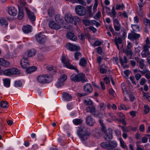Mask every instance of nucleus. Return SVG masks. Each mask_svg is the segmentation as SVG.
I'll return each mask as SVG.
<instances>
[{
    "label": "nucleus",
    "instance_id": "f257e3e1",
    "mask_svg": "<svg viewBox=\"0 0 150 150\" xmlns=\"http://www.w3.org/2000/svg\"><path fill=\"white\" fill-rule=\"evenodd\" d=\"M88 129L85 127L83 128L78 127L77 130L78 135L81 139L84 140L86 139L90 135L88 133Z\"/></svg>",
    "mask_w": 150,
    "mask_h": 150
},
{
    "label": "nucleus",
    "instance_id": "f03ea898",
    "mask_svg": "<svg viewBox=\"0 0 150 150\" xmlns=\"http://www.w3.org/2000/svg\"><path fill=\"white\" fill-rule=\"evenodd\" d=\"M61 61L64 67L70 69L74 70L77 73L79 72L78 70L76 67L70 63L69 60L67 57L63 55L61 57Z\"/></svg>",
    "mask_w": 150,
    "mask_h": 150
},
{
    "label": "nucleus",
    "instance_id": "7ed1b4c3",
    "mask_svg": "<svg viewBox=\"0 0 150 150\" xmlns=\"http://www.w3.org/2000/svg\"><path fill=\"white\" fill-rule=\"evenodd\" d=\"M20 73V71L15 68L6 69L3 72L4 75L8 76H11L13 75L19 74Z\"/></svg>",
    "mask_w": 150,
    "mask_h": 150
},
{
    "label": "nucleus",
    "instance_id": "20e7f679",
    "mask_svg": "<svg viewBox=\"0 0 150 150\" xmlns=\"http://www.w3.org/2000/svg\"><path fill=\"white\" fill-rule=\"evenodd\" d=\"M75 10L76 13L80 16H84L86 13V8L80 5L76 6Z\"/></svg>",
    "mask_w": 150,
    "mask_h": 150
},
{
    "label": "nucleus",
    "instance_id": "39448f33",
    "mask_svg": "<svg viewBox=\"0 0 150 150\" xmlns=\"http://www.w3.org/2000/svg\"><path fill=\"white\" fill-rule=\"evenodd\" d=\"M35 38L37 42L41 44L45 43L46 41V36L41 32L38 33L35 35Z\"/></svg>",
    "mask_w": 150,
    "mask_h": 150
},
{
    "label": "nucleus",
    "instance_id": "423d86ee",
    "mask_svg": "<svg viewBox=\"0 0 150 150\" xmlns=\"http://www.w3.org/2000/svg\"><path fill=\"white\" fill-rule=\"evenodd\" d=\"M84 77V74L83 73H80L76 75H72L70 78L71 80L74 82H79L83 80Z\"/></svg>",
    "mask_w": 150,
    "mask_h": 150
},
{
    "label": "nucleus",
    "instance_id": "0eeeda50",
    "mask_svg": "<svg viewBox=\"0 0 150 150\" xmlns=\"http://www.w3.org/2000/svg\"><path fill=\"white\" fill-rule=\"evenodd\" d=\"M50 77V75H40L37 78V81L41 83H45L48 82L49 79Z\"/></svg>",
    "mask_w": 150,
    "mask_h": 150
},
{
    "label": "nucleus",
    "instance_id": "6e6552de",
    "mask_svg": "<svg viewBox=\"0 0 150 150\" xmlns=\"http://www.w3.org/2000/svg\"><path fill=\"white\" fill-rule=\"evenodd\" d=\"M140 37V34H137L134 31H132L128 34V38L129 40L134 41L139 39Z\"/></svg>",
    "mask_w": 150,
    "mask_h": 150
},
{
    "label": "nucleus",
    "instance_id": "1a4fd4ad",
    "mask_svg": "<svg viewBox=\"0 0 150 150\" xmlns=\"http://www.w3.org/2000/svg\"><path fill=\"white\" fill-rule=\"evenodd\" d=\"M66 47L67 49L71 51H77L80 49V47L79 46L70 43H67Z\"/></svg>",
    "mask_w": 150,
    "mask_h": 150
},
{
    "label": "nucleus",
    "instance_id": "9d476101",
    "mask_svg": "<svg viewBox=\"0 0 150 150\" xmlns=\"http://www.w3.org/2000/svg\"><path fill=\"white\" fill-rule=\"evenodd\" d=\"M64 19L65 21L68 23L72 22L74 19H75L76 21L79 20V19L77 16L74 17L73 18L70 13H67L65 15Z\"/></svg>",
    "mask_w": 150,
    "mask_h": 150
},
{
    "label": "nucleus",
    "instance_id": "9b49d317",
    "mask_svg": "<svg viewBox=\"0 0 150 150\" xmlns=\"http://www.w3.org/2000/svg\"><path fill=\"white\" fill-rule=\"evenodd\" d=\"M67 78V76L65 74L61 76L56 84V86L57 88H60L63 86L64 84V82L66 80Z\"/></svg>",
    "mask_w": 150,
    "mask_h": 150
},
{
    "label": "nucleus",
    "instance_id": "f8f14e48",
    "mask_svg": "<svg viewBox=\"0 0 150 150\" xmlns=\"http://www.w3.org/2000/svg\"><path fill=\"white\" fill-rule=\"evenodd\" d=\"M61 25L58 23H55L54 21H50L49 22V26L50 28L52 29L58 30L60 29L61 27Z\"/></svg>",
    "mask_w": 150,
    "mask_h": 150
},
{
    "label": "nucleus",
    "instance_id": "ddd939ff",
    "mask_svg": "<svg viewBox=\"0 0 150 150\" xmlns=\"http://www.w3.org/2000/svg\"><path fill=\"white\" fill-rule=\"evenodd\" d=\"M112 130L111 129H109L107 130H106V129H105V132H103L105 134V139L106 141H109L112 138Z\"/></svg>",
    "mask_w": 150,
    "mask_h": 150
},
{
    "label": "nucleus",
    "instance_id": "4468645a",
    "mask_svg": "<svg viewBox=\"0 0 150 150\" xmlns=\"http://www.w3.org/2000/svg\"><path fill=\"white\" fill-rule=\"evenodd\" d=\"M143 50L142 53V55L143 57H147L149 54V46L146 45L143 46Z\"/></svg>",
    "mask_w": 150,
    "mask_h": 150
},
{
    "label": "nucleus",
    "instance_id": "2eb2a0df",
    "mask_svg": "<svg viewBox=\"0 0 150 150\" xmlns=\"http://www.w3.org/2000/svg\"><path fill=\"white\" fill-rule=\"evenodd\" d=\"M25 10L26 11L28 18L30 19L32 22L34 21L35 20V16L34 13L30 11L27 8H25Z\"/></svg>",
    "mask_w": 150,
    "mask_h": 150
},
{
    "label": "nucleus",
    "instance_id": "dca6fc26",
    "mask_svg": "<svg viewBox=\"0 0 150 150\" xmlns=\"http://www.w3.org/2000/svg\"><path fill=\"white\" fill-rule=\"evenodd\" d=\"M99 122L102 126L101 131L100 130V129L99 128H98L96 129L95 132L99 135H100L102 134L101 132H105L106 128L105 127L104 124L103 123V121L102 120H99Z\"/></svg>",
    "mask_w": 150,
    "mask_h": 150
},
{
    "label": "nucleus",
    "instance_id": "f3484780",
    "mask_svg": "<svg viewBox=\"0 0 150 150\" xmlns=\"http://www.w3.org/2000/svg\"><path fill=\"white\" fill-rule=\"evenodd\" d=\"M10 64L9 62L5 60L3 58H0V67L6 68L8 67Z\"/></svg>",
    "mask_w": 150,
    "mask_h": 150
},
{
    "label": "nucleus",
    "instance_id": "a211bd4d",
    "mask_svg": "<svg viewBox=\"0 0 150 150\" xmlns=\"http://www.w3.org/2000/svg\"><path fill=\"white\" fill-rule=\"evenodd\" d=\"M21 65L23 68H26L29 65V61L26 57H23L21 61Z\"/></svg>",
    "mask_w": 150,
    "mask_h": 150
},
{
    "label": "nucleus",
    "instance_id": "6ab92c4d",
    "mask_svg": "<svg viewBox=\"0 0 150 150\" xmlns=\"http://www.w3.org/2000/svg\"><path fill=\"white\" fill-rule=\"evenodd\" d=\"M86 122L87 124L91 126H93L95 123L94 120L91 116H88L86 117Z\"/></svg>",
    "mask_w": 150,
    "mask_h": 150
},
{
    "label": "nucleus",
    "instance_id": "aec40b11",
    "mask_svg": "<svg viewBox=\"0 0 150 150\" xmlns=\"http://www.w3.org/2000/svg\"><path fill=\"white\" fill-rule=\"evenodd\" d=\"M8 12L9 15L13 16H16L17 11L15 7L11 6L8 8Z\"/></svg>",
    "mask_w": 150,
    "mask_h": 150
},
{
    "label": "nucleus",
    "instance_id": "412c9836",
    "mask_svg": "<svg viewBox=\"0 0 150 150\" xmlns=\"http://www.w3.org/2000/svg\"><path fill=\"white\" fill-rule=\"evenodd\" d=\"M84 89L85 91L88 93H89L92 92L93 88L91 85L89 83H87L85 85Z\"/></svg>",
    "mask_w": 150,
    "mask_h": 150
},
{
    "label": "nucleus",
    "instance_id": "4be33fe9",
    "mask_svg": "<svg viewBox=\"0 0 150 150\" xmlns=\"http://www.w3.org/2000/svg\"><path fill=\"white\" fill-rule=\"evenodd\" d=\"M119 60L120 62L121 65L125 68H126L127 66L125 64L127 63V59L126 56H124L123 60L122 58L120 57L119 58Z\"/></svg>",
    "mask_w": 150,
    "mask_h": 150
},
{
    "label": "nucleus",
    "instance_id": "5701e85b",
    "mask_svg": "<svg viewBox=\"0 0 150 150\" xmlns=\"http://www.w3.org/2000/svg\"><path fill=\"white\" fill-rule=\"evenodd\" d=\"M32 27L31 26L29 25L23 26L22 28L23 31L25 33H28L31 32Z\"/></svg>",
    "mask_w": 150,
    "mask_h": 150
},
{
    "label": "nucleus",
    "instance_id": "b1692460",
    "mask_svg": "<svg viewBox=\"0 0 150 150\" xmlns=\"http://www.w3.org/2000/svg\"><path fill=\"white\" fill-rule=\"evenodd\" d=\"M8 22L6 19L4 18H0V24L4 28H6L8 26Z\"/></svg>",
    "mask_w": 150,
    "mask_h": 150
},
{
    "label": "nucleus",
    "instance_id": "393cba45",
    "mask_svg": "<svg viewBox=\"0 0 150 150\" xmlns=\"http://www.w3.org/2000/svg\"><path fill=\"white\" fill-rule=\"evenodd\" d=\"M47 70L48 72L51 75L55 74L56 72V68L52 66H48L47 67Z\"/></svg>",
    "mask_w": 150,
    "mask_h": 150
},
{
    "label": "nucleus",
    "instance_id": "a878e982",
    "mask_svg": "<svg viewBox=\"0 0 150 150\" xmlns=\"http://www.w3.org/2000/svg\"><path fill=\"white\" fill-rule=\"evenodd\" d=\"M66 36L67 38L73 41H75L77 40L76 36L71 33H67L66 34Z\"/></svg>",
    "mask_w": 150,
    "mask_h": 150
},
{
    "label": "nucleus",
    "instance_id": "bb28decb",
    "mask_svg": "<svg viewBox=\"0 0 150 150\" xmlns=\"http://www.w3.org/2000/svg\"><path fill=\"white\" fill-rule=\"evenodd\" d=\"M123 52H124L126 55L129 56V58L130 59H132V55L133 54V53L131 49L126 48L123 50Z\"/></svg>",
    "mask_w": 150,
    "mask_h": 150
},
{
    "label": "nucleus",
    "instance_id": "cd10ccee",
    "mask_svg": "<svg viewBox=\"0 0 150 150\" xmlns=\"http://www.w3.org/2000/svg\"><path fill=\"white\" fill-rule=\"evenodd\" d=\"M55 20L58 23L62 25L63 23V20L62 17L59 15L57 14L55 16Z\"/></svg>",
    "mask_w": 150,
    "mask_h": 150
},
{
    "label": "nucleus",
    "instance_id": "c85d7f7f",
    "mask_svg": "<svg viewBox=\"0 0 150 150\" xmlns=\"http://www.w3.org/2000/svg\"><path fill=\"white\" fill-rule=\"evenodd\" d=\"M36 51L34 49H32L28 51L27 55L28 57H32L35 55L36 54Z\"/></svg>",
    "mask_w": 150,
    "mask_h": 150
},
{
    "label": "nucleus",
    "instance_id": "c756f323",
    "mask_svg": "<svg viewBox=\"0 0 150 150\" xmlns=\"http://www.w3.org/2000/svg\"><path fill=\"white\" fill-rule=\"evenodd\" d=\"M87 61L85 58H82L81 59L79 62V64L81 66L85 67L86 66Z\"/></svg>",
    "mask_w": 150,
    "mask_h": 150
},
{
    "label": "nucleus",
    "instance_id": "7c9ffc66",
    "mask_svg": "<svg viewBox=\"0 0 150 150\" xmlns=\"http://www.w3.org/2000/svg\"><path fill=\"white\" fill-rule=\"evenodd\" d=\"M119 140L120 141V147L124 149H127V147L126 143L125 142L123 139L121 138H119Z\"/></svg>",
    "mask_w": 150,
    "mask_h": 150
},
{
    "label": "nucleus",
    "instance_id": "2f4dec72",
    "mask_svg": "<svg viewBox=\"0 0 150 150\" xmlns=\"http://www.w3.org/2000/svg\"><path fill=\"white\" fill-rule=\"evenodd\" d=\"M24 17L23 10L22 8H19L18 14V18L19 20L22 19Z\"/></svg>",
    "mask_w": 150,
    "mask_h": 150
},
{
    "label": "nucleus",
    "instance_id": "473e14b6",
    "mask_svg": "<svg viewBox=\"0 0 150 150\" xmlns=\"http://www.w3.org/2000/svg\"><path fill=\"white\" fill-rule=\"evenodd\" d=\"M4 86L7 87L8 88L10 86V84L11 82L10 79L8 78L4 79L3 80Z\"/></svg>",
    "mask_w": 150,
    "mask_h": 150
},
{
    "label": "nucleus",
    "instance_id": "72a5a7b5",
    "mask_svg": "<svg viewBox=\"0 0 150 150\" xmlns=\"http://www.w3.org/2000/svg\"><path fill=\"white\" fill-rule=\"evenodd\" d=\"M83 122V120L81 119H75L73 120V122L74 124L76 125H78Z\"/></svg>",
    "mask_w": 150,
    "mask_h": 150
},
{
    "label": "nucleus",
    "instance_id": "f704fd0d",
    "mask_svg": "<svg viewBox=\"0 0 150 150\" xmlns=\"http://www.w3.org/2000/svg\"><path fill=\"white\" fill-rule=\"evenodd\" d=\"M115 42L118 48L119 49V44H121L122 42V40L120 38H116L115 40Z\"/></svg>",
    "mask_w": 150,
    "mask_h": 150
},
{
    "label": "nucleus",
    "instance_id": "c9c22d12",
    "mask_svg": "<svg viewBox=\"0 0 150 150\" xmlns=\"http://www.w3.org/2000/svg\"><path fill=\"white\" fill-rule=\"evenodd\" d=\"M109 14L110 16L112 17L113 19L116 17V12L115 10V9L114 7L112 8L111 11L109 12Z\"/></svg>",
    "mask_w": 150,
    "mask_h": 150
},
{
    "label": "nucleus",
    "instance_id": "e433bc0d",
    "mask_svg": "<svg viewBox=\"0 0 150 150\" xmlns=\"http://www.w3.org/2000/svg\"><path fill=\"white\" fill-rule=\"evenodd\" d=\"M37 69V67L35 66H32L27 68L26 71L28 73L34 72Z\"/></svg>",
    "mask_w": 150,
    "mask_h": 150
},
{
    "label": "nucleus",
    "instance_id": "4c0bfd02",
    "mask_svg": "<svg viewBox=\"0 0 150 150\" xmlns=\"http://www.w3.org/2000/svg\"><path fill=\"white\" fill-rule=\"evenodd\" d=\"M63 97L64 99L68 101H69L71 99V97L68 93H64L63 94Z\"/></svg>",
    "mask_w": 150,
    "mask_h": 150
},
{
    "label": "nucleus",
    "instance_id": "58836bf2",
    "mask_svg": "<svg viewBox=\"0 0 150 150\" xmlns=\"http://www.w3.org/2000/svg\"><path fill=\"white\" fill-rule=\"evenodd\" d=\"M118 109L120 110H127L129 109V107H127L125 104H121L120 107H118Z\"/></svg>",
    "mask_w": 150,
    "mask_h": 150
},
{
    "label": "nucleus",
    "instance_id": "ea45409f",
    "mask_svg": "<svg viewBox=\"0 0 150 150\" xmlns=\"http://www.w3.org/2000/svg\"><path fill=\"white\" fill-rule=\"evenodd\" d=\"M110 149L111 148H115L117 145V142L115 141H112L110 142L109 143Z\"/></svg>",
    "mask_w": 150,
    "mask_h": 150
},
{
    "label": "nucleus",
    "instance_id": "a19ab883",
    "mask_svg": "<svg viewBox=\"0 0 150 150\" xmlns=\"http://www.w3.org/2000/svg\"><path fill=\"white\" fill-rule=\"evenodd\" d=\"M0 106L4 108L8 107V102L6 101H2L0 102Z\"/></svg>",
    "mask_w": 150,
    "mask_h": 150
},
{
    "label": "nucleus",
    "instance_id": "79ce46f5",
    "mask_svg": "<svg viewBox=\"0 0 150 150\" xmlns=\"http://www.w3.org/2000/svg\"><path fill=\"white\" fill-rule=\"evenodd\" d=\"M86 112H89L91 113H93L95 111V107L93 106L88 107L86 109Z\"/></svg>",
    "mask_w": 150,
    "mask_h": 150
},
{
    "label": "nucleus",
    "instance_id": "37998d69",
    "mask_svg": "<svg viewBox=\"0 0 150 150\" xmlns=\"http://www.w3.org/2000/svg\"><path fill=\"white\" fill-rule=\"evenodd\" d=\"M100 146L101 147L103 148L106 149H110L109 143H108L106 142H103L101 144Z\"/></svg>",
    "mask_w": 150,
    "mask_h": 150
},
{
    "label": "nucleus",
    "instance_id": "c03bdc74",
    "mask_svg": "<svg viewBox=\"0 0 150 150\" xmlns=\"http://www.w3.org/2000/svg\"><path fill=\"white\" fill-rule=\"evenodd\" d=\"M125 8V6L123 4H122L121 5H120L118 4H117L116 8V10H120L121 9L124 10Z\"/></svg>",
    "mask_w": 150,
    "mask_h": 150
},
{
    "label": "nucleus",
    "instance_id": "a18cd8bd",
    "mask_svg": "<svg viewBox=\"0 0 150 150\" xmlns=\"http://www.w3.org/2000/svg\"><path fill=\"white\" fill-rule=\"evenodd\" d=\"M143 21L144 24L146 27H147V26L150 27V21L149 19H147L146 18H144L143 19Z\"/></svg>",
    "mask_w": 150,
    "mask_h": 150
},
{
    "label": "nucleus",
    "instance_id": "49530a36",
    "mask_svg": "<svg viewBox=\"0 0 150 150\" xmlns=\"http://www.w3.org/2000/svg\"><path fill=\"white\" fill-rule=\"evenodd\" d=\"M81 54L79 52H76L74 54V58L75 60H78L80 57H81Z\"/></svg>",
    "mask_w": 150,
    "mask_h": 150
},
{
    "label": "nucleus",
    "instance_id": "de8ad7c7",
    "mask_svg": "<svg viewBox=\"0 0 150 150\" xmlns=\"http://www.w3.org/2000/svg\"><path fill=\"white\" fill-rule=\"evenodd\" d=\"M48 13L50 16H52L54 14V10L52 8H50L48 10Z\"/></svg>",
    "mask_w": 150,
    "mask_h": 150
},
{
    "label": "nucleus",
    "instance_id": "09e8293b",
    "mask_svg": "<svg viewBox=\"0 0 150 150\" xmlns=\"http://www.w3.org/2000/svg\"><path fill=\"white\" fill-rule=\"evenodd\" d=\"M131 27L134 31L139 30V26L137 25H132Z\"/></svg>",
    "mask_w": 150,
    "mask_h": 150
},
{
    "label": "nucleus",
    "instance_id": "8fccbe9b",
    "mask_svg": "<svg viewBox=\"0 0 150 150\" xmlns=\"http://www.w3.org/2000/svg\"><path fill=\"white\" fill-rule=\"evenodd\" d=\"M149 110V107L147 105H145L144 107V112L145 114H147Z\"/></svg>",
    "mask_w": 150,
    "mask_h": 150
},
{
    "label": "nucleus",
    "instance_id": "3c124183",
    "mask_svg": "<svg viewBox=\"0 0 150 150\" xmlns=\"http://www.w3.org/2000/svg\"><path fill=\"white\" fill-rule=\"evenodd\" d=\"M76 2L83 6H85L86 4V3L85 0H76Z\"/></svg>",
    "mask_w": 150,
    "mask_h": 150
},
{
    "label": "nucleus",
    "instance_id": "603ef678",
    "mask_svg": "<svg viewBox=\"0 0 150 150\" xmlns=\"http://www.w3.org/2000/svg\"><path fill=\"white\" fill-rule=\"evenodd\" d=\"M14 83L15 86L16 87H20L22 85L21 82L19 80H17L15 81Z\"/></svg>",
    "mask_w": 150,
    "mask_h": 150
},
{
    "label": "nucleus",
    "instance_id": "864d4df0",
    "mask_svg": "<svg viewBox=\"0 0 150 150\" xmlns=\"http://www.w3.org/2000/svg\"><path fill=\"white\" fill-rule=\"evenodd\" d=\"M144 62L142 60H140L139 62V67L141 69H143L145 68L146 66L144 65Z\"/></svg>",
    "mask_w": 150,
    "mask_h": 150
},
{
    "label": "nucleus",
    "instance_id": "5fc2aeb1",
    "mask_svg": "<svg viewBox=\"0 0 150 150\" xmlns=\"http://www.w3.org/2000/svg\"><path fill=\"white\" fill-rule=\"evenodd\" d=\"M100 109L101 110H104L105 109L106 106L104 103H101L99 104V105Z\"/></svg>",
    "mask_w": 150,
    "mask_h": 150
},
{
    "label": "nucleus",
    "instance_id": "6e6d98bb",
    "mask_svg": "<svg viewBox=\"0 0 150 150\" xmlns=\"http://www.w3.org/2000/svg\"><path fill=\"white\" fill-rule=\"evenodd\" d=\"M38 59L40 61H42L45 59V57L42 54H39L38 55Z\"/></svg>",
    "mask_w": 150,
    "mask_h": 150
},
{
    "label": "nucleus",
    "instance_id": "4d7b16f0",
    "mask_svg": "<svg viewBox=\"0 0 150 150\" xmlns=\"http://www.w3.org/2000/svg\"><path fill=\"white\" fill-rule=\"evenodd\" d=\"M113 21L114 25L120 24L119 21L117 18L113 19Z\"/></svg>",
    "mask_w": 150,
    "mask_h": 150
},
{
    "label": "nucleus",
    "instance_id": "13d9d810",
    "mask_svg": "<svg viewBox=\"0 0 150 150\" xmlns=\"http://www.w3.org/2000/svg\"><path fill=\"white\" fill-rule=\"evenodd\" d=\"M114 27L115 30L116 31H120V29L121 25L120 24L118 25H114Z\"/></svg>",
    "mask_w": 150,
    "mask_h": 150
},
{
    "label": "nucleus",
    "instance_id": "bf43d9fd",
    "mask_svg": "<svg viewBox=\"0 0 150 150\" xmlns=\"http://www.w3.org/2000/svg\"><path fill=\"white\" fill-rule=\"evenodd\" d=\"M117 115L119 117H120V118L119 119H125V115L123 113L120 112H118L117 113Z\"/></svg>",
    "mask_w": 150,
    "mask_h": 150
},
{
    "label": "nucleus",
    "instance_id": "052dcab7",
    "mask_svg": "<svg viewBox=\"0 0 150 150\" xmlns=\"http://www.w3.org/2000/svg\"><path fill=\"white\" fill-rule=\"evenodd\" d=\"M84 102L87 105H91L92 104V102L90 100H85L84 101Z\"/></svg>",
    "mask_w": 150,
    "mask_h": 150
},
{
    "label": "nucleus",
    "instance_id": "680f3d73",
    "mask_svg": "<svg viewBox=\"0 0 150 150\" xmlns=\"http://www.w3.org/2000/svg\"><path fill=\"white\" fill-rule=\"evenodd\" d=\"M102 43L100 41L96 40L95 41V42L94 43V46H97L100 45Z\"/></svg>",
    "mask_w": 150,
    "mask_h": 150
},
{
    "label": "nucleus",
    "instance_id": "e2e57ef3",
    "mask_svg": "<svg viewBox=\"0 0 150 150\" xmlns=\"http://www.w3.org/2000/svg\"><path fill=\"white\" fill-rule=\"evenodd\" d=\"M142 137V135L141 134L137 133L135 135V138L137 139H141Z\"/></svg>",
    "mask_w": 150,
    "mask_h": 150
},
{
    "label": "nucleus",
    "instance_id": "0e129e2a",
    "mask_svg": "<svg viewBox=\"0 0 150 150\" xmlns=\"http://www.w3.org/2000/svg\"><path fill=\"white\" fill-rule=\"evenodd\" d=\"M101 12L100 11H98L97 13L96 14V15L94 17V18L96 19H98L99 18L101 15Z\"/></svg>",
    "mask_w": 150,
    "mask_h": 150
},
{
    "label": "nucleus",
    "instance_id": "69168bd1",
    "mask_svg": "<svg viewBox=\"0 0 150 150\" xmlns=\"http://www.w3.org/2000/svg\"><path fill=\"white\" fill-rule=\"evenodd\" d=\"M130 115L133 117H134L136 116L137 112L135 111H132L129 113Z\"/></svg>",
    "mask_w": 150,
    "mask_h": 150
},
{
    "label": "nucleus",
    "instance_id": "338daca9",
    "mask_svg": "<svg viewBox=\"0 0 150 150\" xmlns=\"http://www.w3.org/2000/svg\"><path fill=\"white\" fill-rule=\"evenodd\" d=\"M110 77H106L104 79V80L106 84H108L110 82Z\"/></svg>",
    "mask_w": 150,
    "mask_h": 150
},
{
    "label": "nucleus",
    "instance_id": "774afa93",
    "mask_svg": "<svg viewBox=\"0 0 150 150\" xmlns=\"http://www.w3.org/2000/svg\"><path fill=\"white\" fill-rule=\"evenodd\" d=\"M139 129L140 132H144L145 128L143 124L141 125L139 127Z\"/></svg>",
    "mask_w": 150,
    "mask_h": 150
}]
</instances>
